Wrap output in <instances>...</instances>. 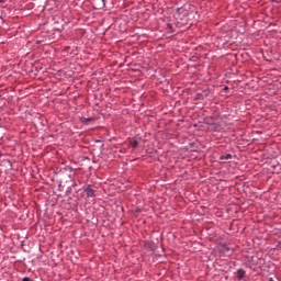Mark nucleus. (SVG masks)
Instances as JSON below:
<instances>
[{
  "mask_svg": "<svg viewBox=\"0 0 281 281\" xmlns=\"http://www.w3.org/2000/svg\"><path fill=\"white\" fill-rule=\"evenodd\" d=\"M85 192H86L87 196H90V198L95 196V191L90 187H87Z\"/></svg>",
  "mask_w": 281,
  "mask_h": 281,
  "instance_id": "f257e3e1",
  "label": "nucleus"
},
{
  "mask_svg": "<svg viewBox=\"0 0 281 281\" xmlns=\"http://www.w3.org/2000/svg\"><path fill=\"white\" fill-rule=\"evenodd\" d=\"M237 278L238 280H243V278H245V270L243 269L237 270Z\"/></svg>",
  "mask_w": 281,
  "mask_h": 281,
  "instance_id": "f03ea898",
  "label": "nucleus"
},
{
  "mask_svg": "<svg viewBox=\"0 0 281 281\" xmlns=\"http://www.w3.org/2000/svg\"><path fill=\"white\" fill-rule=\"evenodd\" d=\"M22 281H32V279H30L29 277H25V278H23Z\"/></svg>",
  "mask_w": 281,
  "mask_h": 281,
  "instance_id": "39448f33",
  "label": "nucleus"
},
{
  "mask_svg": "<svg viewBox=\"0 0 281 281\" xmlns=\"http://www.w3.org/2000/svg\"><path fill=\"white\" fill-rule=\"evenodd\" d=\"M269 281H273V278H270Z\"/></svg>",
  "mask_w": 281,
  "mask_h": 281,
  "instance_id": "0eeeda50",
  "label": "nucleus"
},
{
  "mask_svg": "<svg viewBox=\"0 0 281 281\" xmlns=\"http://www.w3.org/2000/svg\"><path fill=\"white\" fill-rule=\"evenodd\" d=\"M222 159H225L226 161L232 159V154H226V155L222 156Z\"/></svg>",
  "mask_w": 281,
  "mask_h": 281,
  "instance_id": "7ed1b4c3",
  "label": "nucleus"
},
{
  "mask_svg": "<svg viewBox=\"0 0 281 281\" xmlns=\"http://www.w3.org/2000/svg\"><path fill=\"white\" fill-rule=\"evenodd\" d=\"M87 122H91V119H88Z\"/></svg>",
  "mask_w": 281,
  "mask_h": 281,
  "instance_id": "423d86ee",
  "label": "nucleus"
},
{
  "mask_svg": "<svg viewBox=\"0 0 281 281\" xmlns=\"http://www.w3.org/2000/svg\"><path fill=\"white\" fill-rule=\"evenodd\" d=\"M139 146V143L137 140L132 142V148H137Z\"/></svg>",
  "mask_w": 281,
  "mask_h": 281,
  "instance_id": "20e7f679",
  "label": "nucleus"
}]
</instances>
